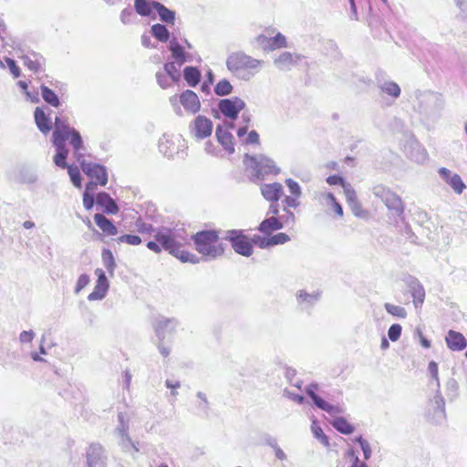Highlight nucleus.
<instances>
[{
    "instance_id": "e433bc0d",
    "label": "nucleus",
    "mask_w": 467,
    "mask_h": 467,
    "mask_svg": "<svg viewBox=\"0 0 467 467\" xmlns=\"http://www.w3.org/2000/svg\"><path fill=\"white\" fill-rule=\"evenodd\" d=\"M134 9L136 13L141 16H149L153 9L152 1L149 0H135Z\"/></svg>"
},
{
    "instance_id": "3c124183",
    "label": "nucleus",
    "mask_w": 467,
    "mask_h": 467,
    "mask_svg": "<svg viewBox=\"0 0 467 467\" xmlns=\"http://www.w3.org/2000/svg\"><path fill=\"white\" fill-rule=\"evenodd\" d=\"M118 243H125L130 245H138L141 243V238L135 234H123L118 238Z\"/></svg>"
},
{
    "instance_id": "4d7b16f0",
    "label": "nucleus",
    "mask_w": 467,
    "mask_h": 467,
    "mask_svg": "<svg viewBox=\"0 0 467 467\" xmlns=\"http://www.w3.org/2000/svg\"><path fill=\"white\" fill-rule=\"evenodd\" d=\"M255 42L258 46H260L263 49L266 50H272V43H271V37H268L265 35H259L255 38Z\"/></svg>"
},
{
    "instance_id": "412c9836",
    "label": "nucleus",
    "mask_w": 467,
    "mask_h": 467,
    "mask_svg": "<svg viewBox=\"0 0 467 467\" xmlns=\"http://www.w3.org/2000/svg\"><path fill=\"white\" fill-rule=\"evenodd\" d=\"M180 103L183 107V109L191 113L196 114L201 109V102L197 94L190 89L183 91L180 97Z\"/></svg>"
},
{
    "instance_id": "338daca9",
    "label": "nucleus",
    "mask_w": 467,
    "mask_h": 467,
    "mask_svg": "<svg viewBox=\"0 0 467 467\" xmlns=\"http://www.w3.org/2000/svg\"><path fill=\"white\" fill-rule=\"evenodd\" d=\"M35 337V333L33 330H25V331H22L19 335V341L22 343V344H25V343H29L33 340Z\"/></svg>"
},
{
    "instance_id": "603ef678",
    "label": "nucleus",
    "mask_w": 467,
    "mask_h": 467,
    "mask_svg": "<svg viewBox=\"0 0 467 467\" xmlns=\"http://www.w3.org/2000/svg\"><path fill=\"white\" fill-rule=\"evenodd\" d=\"M272 50L281 47H286V39L284 35L277 33L275 36L271 37Z\"/></svg>"
},
{
    "instance_id": "052dcab7",
    "label": "nucleus",
    "mask_w": 467,
    "mask_h": 467,
    "mask_svg": "<svg viewBox=\"0 0 467 467\" xmlns=\"http://www.w3.org/2000/svg\"><path fill=\"white\" fill-rule=\"evenodd\" d=\"M5 62L7 64V67H9V70L11 74L14 76V78H18L21 75V70L19 67L16 65V62L9 57H5Z\"/></svg>"
},
{
    "instance_id": "c03bdc74",
    "label": "nucleus",
    "mask_w": 467,
    "mask_h": 467,
    "mask_svg": "<svg viewBox=\"0 0 467 467\" xmlns=\"http://www.w3.org/2000/svg\"><path fill=\"white\" fill-rule=\"evenodd\" d=\"M384 308L389 315L400 318L407 317V311L403 306H396L390 303H385Z\"/></svg>"
},
{
    "instance_id": "4c0bfd02",
    "label": "nucleus",
    "mask_w": 467,
    "mask_h": 467,
    "mask_svg": "<svg viewBox=\"0 0 467 467\" xmlns=\"http://www.w3.org/2000/svg\"><path fill=\"white\" fill-rule=\"evenodd\" d=\"M214 93L219 97H225L230 95L233 90L234 87L230 83V81L226 78L221 79L215 86H214Z\"/></svg>"
},
{
    "instance_id": "13d9d810",
    "label": "nucleus",
    "mask_w": 467,
    "mask_h": 467,
    "mask_svg": "<svg viewBox=\"0 0 467 467\" xmlns=\"http://www.w3.org/2000/svg\"><path fill=\"white\" fill-rule=\"evenodd\" d=\"M285 183L292 195H294L295 197H299L301 195V188L296 181L292 179H287L285 181Z\"/></svg>"
},
{
    "instance_id": "f8f14e48",
    "label": "nucleus",
    "mask_w": 467,
    "mask_h": 467,
    "mask_svg": "<svg viewBox=\"0 0 467 467\" xmlns=\"http://www.w3.org/2000/svg\"><path fill=\"white\" fill-rule=\"evenodd\" d=\"M213 121L203 115H198L189 125V130L196 140H204L213 132Z\"/></svg>"
},
{
    "instance_id": "8fccbe9b",
    "label": "nucleus",
    "mask_w": 467,
    "mask_h": 467,
    "mask_svg": "<svg viewBox=\"0 0 467 467\" xmlns=\"http://www.w3.org/2000/svg\"><path fill=\"white\" fill-rule=\"evenodd\" d=\"M290 240V237L285 233H278L269 237V245L274 246L276 244H285Z\"/></svg>"
},
{
    "instance_id": "79ce46f5",
    "label": "nucleus",
    "mask_w": 467,
    "mask_h": 467,
    "mask_svg": "<svg viewBox=\"0 0 467 467\" xmlns=\"http://www.w3.org/2000/svg\"><path fill=\"white\" fill-rule=\"evenodd\" d=\"M318 409L327 412L331 416H335L337 414H341L344 412V410L340 406L332 405L323 399L316 405Z\"/></svg>"
},
{
    "instance_id": "a19ab883",
    "label": "nucleus",
    "mask_w": 467,
    "mask_h": 467,
    "mask_svg": "<svg viewBox=\"0 0 467 467\" xmlns=\"http://www.w3.org/2000/svg\"><path fill=\"white\" fill-rule=\"evenodd\" d=\"M181 67H178L177 63L175 61L172 62H167L164 64L163 68L164 71L167 73L168 76H170L171 80L172 82H178L181 78V73L179 71Z\"/></svg>"
},
{
    "instance_id": "aec40b11",
    "label": "nucleus",
    "mask_w": 467,
    "mask_h": 467,
    "mask_svg": "<svg viewBox=\"0 0 467 467\" xmlns=\"http://www.w3.org/2000/svg\"><path fill=\"white\" fill-rule=\"evenodd\" d=\"M301 59V55L285 51L274 59V65L281 71H289L293 67L296 66Z\"/></svg>"
},
{
    "instance_id": "1a4fd4ad",
    "label": "nucleus",
    "mask_w": 467,
    "mask_h": 467,
    "mask_svg": "<svg viewBox=\"0 0 467 467\" xmlns=\"http://www.w3.org/2000/svg\"><path fill=\"white\" fill-rule=\"evenodd\" d=\"M185 141L181 136H169L164 134L159 140V150L168 158H174L176 155L184 158Z\"/></svg>"
},
{
    "instance_id": "423d86ee",
    "label": "nucleus",
    "mask_w": 467,
    "mask_h": 467,
    "mask_svg": "<svg viewBox=\"0 0 467 467\" xmlns=\"http://www.w3.org/2000/svg\"><path fill=\"white\" fill-rule=\"evenodd\" d=\"M223 239L231 244L233 250L243 256L249 257L254 253L251 240L244 234V230H226L222 232Z\"/></svg>"
},
{
    "instance_id": "473e14b6",
    "label": "nucleus",
    "mask_w": 467,
    "mask_h": 467,
    "mask_svg": "<svg viewBox=\"0 0 467 467\" xmlns=\"http://www.w3.org/2000/svg\"><path fill=\"white\" fill-rule=\"evenodd\" d=\"M378 87L383 93H386L394 99L399 98L400 95V88L393 81L381 82L378 80Z\"/></svg>"
},
{
    "instance_id": "6e6d98bb",
    "label": "nucleus",
    "mask_w": 467,
    "mask_h": 467,
    "mask_svg": "<svg viewBox=\"0 0 467 467\" xmlns=\"http://www.w3.org/2000/svg\"><path fill=\"white\" fill-rule=\"evenodd\" d=\"M401 330H402V327L400 325H399V324L391 325L388 330L389 338L393 342L397 341L401 335Z\"/></svg>"
},
{
    "instance_id": "6e6552de",
    "label": "nucleus",
    "mask_w": 467,
    "mask_h": 467,
    "mask_svg": "<svg viewBox=\"0 0 467 467\" xmlns=\"http://www.w3.org/2000/svg\"><path fill=\"white\" fill-rule=\"evenodd\" d=\"M130 419L131 416L129 412H119L118 423L114 430V433L119 439V445L121 447L123 451L130 452L133 451L134 452H138L139 448L136 443L131 441L129 435Z\"/></svg>"
},
{
    "instance_id": "5fc2aeb1",
    "label": "nucleus",
    "mask_w": 467,
    "mask_h": 467,
    "mask_svg": "<svg viewBox=\"0 0 467 467\" xmlns=\"http://www.w3.org/2000/svg\"><path fill=\"white\" fill-rule=\"evenodd\" d=\"M356 441L358 442L360 445V448L363 451L364 459L368 460L371 456V448L368 441L362 438V436H359L356 438Z\"/></svg>"
},
{
    "instance_id": "2f4dec72",
    "label": "nucleus",
    "mask_w": 467,
    "mask_h": 467,
    "mask_svg": "<svg viewBox=\"0 0 467 467\" xmlns=\"http://www.w3.org/2000/svg\"><path fill=\"white\" fill-rule=\"evenodd\" d=\"M183 77L190 87H196L201 80V72L195 67H186L183 69Z\"/></svg>"
},
{
    "instance_id": "c9c22d12",
    "label": "nucleus",
    "mask_w": 467,
    "mask_h": 467,
    "mask_svg": "<svg viewBox=\"0 0 467 467\" xmlns=\"http://www.w3.org/2000/svg\"><path fill=\"white\" fill-rule=\"evenodd\" d=\"M331 424L338 432L342 434L348 435L354 431V427L343 417H336Z\"/></svg>"
},
{
    "instance_id": "f03ea898",
    "label": "nucleus",
    "mask_w": 467,
    "mask_h": 467,
    "mask_svg": "<svg viewBox=\"0 0 467 467\" xmlns=\"http://www.w3.org/2000/svg\"><path fill=\"white\" fill-rule=\"evenodd\" d=\"M154 239L161 244V249L169 252L182 263L195 265L201 261L196 254L182 249L188 243V234L183 226L158 227Z\"/></svg>"
},
{
    "instance_id": "9b49d317",
    "label": "nucleus",
    "mask_w": 467,
    "mask_h": 467,
    "mask_svg": "<svg viewBox=\"0 0 467 467\" xmlns=\"http://www.w3.org/2000/svg\"><path fill=\"white\" fill-rule=\"evenodd\" d=\"M246 103L239 97L223 99L218 102V109L227 119L234 120L245 108Z\"/></svg>"
},
{
    "instance_id": "9d476101",
    "label": "nucleus",
    "mask_w": 467,
    "mask_h": 467,
    "mask_svg": "<svg viewBox=\"0 0 467 467\" xmlns=\"http://www.w3.org/2000/svg\"><path fill=\"white\" fill-rule=\"evenodd\" d=\"M428 371L431 378L435 381L437 387V392L431 401V407L434 410V415L437 418V421H441L445 419V402L444 399L440 392V379L438 373V364L435 361H431L428 365Z\"/></svg>"
},
{
    "instance_id": "bf43d9fd",
    "label": "nucleus",
    "mask_w": 467,
    "mask_h": 467,
    "mask_svg": "<svg viewBox=\"0 0 467 467\" xmlns=\"http://www.w3.org/2000/svg\"><path fill=\"white\" fill-rule=\"evenodd\" d=\"M89 281L90 279L88 275H80L75 287V293L78 294L83 288H85L88 285Z\"/></svg>"
},
{
    "instance_id": "cd10ccee",
    "label": "nucleus",
    "mask_w": 467,
    "mask_h": 467,
    "mask_svg": "<svg viewBox=\"0 0 467 467\" xmlns=\"http://www.w3.org/2000/svg\"><path fill=\"white\" fill-rule=\"evenodd\" d=\"M94 221L104 234L108 235H116L118 234V228L103 214L96 213L94 215Z\"/></svg>"
},
{
    "instance_id": "ddd939ff",
    "label": "nucleus",
    "mask_w": 467,
    "mask_h": 467,
    "mask_svg": "<svg viewBox=\"0 0 467 467\" xmlns=\"http://www.w3.org/2000/svg\"><path fill=\"white\" fill-rule=\"evenodd\" d=\"M420 109L421 113L429 114L439 111L443 106L441 96L438 93L426 91L419 97Z\"/></svg>"
},
{
    "instance_id": "dca6fc26",
    "label": "nucleus",
    "mask_w": 467,
    "mask_h": 467,
    "mask_svg": "<svg viewBox=\"0 0 467 467\" xmlns=\"http://www.w3.org/2000/svg\"><path fill=\"white\" fill-rule=\"evenodd\" d=\"M403 282L408 286L411 296L413 297V304L416 308L420 307L425 299V290L420 282L412 275H407L403 278Z\"/></svg>"
},
{
    "instance_id": "0e129e2a",
    "label": "nucleus",
    "mask_w": 467,
    "mask_h": 467,
    "mask_svg": "<svg viewBox=\"0 0 467 467\" xmlns=\"http://www.w3.org/2000/svg\"><path fill=\"white\" fill-rule=\"evenodd\" d=\"M133 18V11L130 8H125L120 13V21L125 24H130Z\"/></svg>"
},
{
    "instance_id": "6ab92c4d",
    "label": "nucleus",
    "mask_w": 467,
    "mask_h": 467,
    "mask_svg": "<svg viewBox=\"0 0 467 467\" xmlns=\"http://www.w3.org/2000/svg\"><path fill=\"white\" fill-rule=\"evenodd\" d=\"M234 128V124L232 122L226 128L222 125H217L215 130V136L217 138L218 142L229 154L234 152V136L229 131V129Z\"/></svg>"
},
{
    "instance_id": "4be33fe9",
    "label": "nucleus",
    "mask_w": 467,
    "mask_h": 467,
    "mask_svg": "<svg viewBox=\"0 0 467 467\" xmlns=\"http://www.w3.org/2000/svg\"><path fill=\"white\" fill-rule=\"evenodd\" d=\"M445 341L447 347L453 351H461L467 347V340L464 336L454 330H449Z\"/></svg>"
},
{
    "instance_id": "a878e982",
    "label": "nucleus",
    "mask_w": 467,
    "mask_h": 467,
    "mask_svg": "<svg viewBox=\"0 0 467 467\" xmlns=\"http://www.w3.org/2000/svg\"><path fill=\"white\" fill-rule=\"evenodd\" d=\"M35 122L37 129L44 134H47L52 130L50 118L45 113L42 108H36L34 112Z\"/></svg>"
},
{
    "instance_id": "de8ad7c7",
    "label": "nucleus",
    "mask_w": 467,
    "mask_h": 467,
    "mask_svg": "<svg viewBox=\"0 0 467 467\" xmlns=\"http://www.w3.org/2000/svg\"><path fill=\"white\" fill-rule=\"evenodd\" d=\"M318 389L317 383H311L307 385L305 389L306 393L310 397L315 405H317L322 398H320L316 391Z\"/></svg>"
},
{
    "instance_id": "4468645a",
    "label": "nucleus",
    "mask_w": 467,
    "mask_h": 467,
    "mask_svg": "<svg viewBox=\"0 0 467 467\" xmlns=\"http://www.w3.org/2000/svg\"><path fill=\"white\" fill-rule=\"evenodd\" d=\"M88 467H106L107 455L99 443H92L86 452Z\"/></svg>"
},
{
    "instance_id": "2eb2a0df",
    "label": "nucleus",
    "mask_w": 467,
    "mask_h": 467,
    "mask_svg": "<svg viewBox=\"0 0 467 467\" xmlns=\"http://www.w3.org/2000/svg\"><path fill=\"white\" fill-rule=\"evenodd\" d=\"M440 178L446 182L456 194H462L466 189V185L461 176L451 170L441 167L438 170Z\"/></svg>"
},
{
    "instance_id": "a18cd8bd",
    "label": "nucleus",
    "mask_w": 467,
    "mask_h": 467,
    "mask_svg": "<svg viewBox=\"0 0 467 467\" xmlns=\"http://www.w3.org/2000/svg\"><path fill=\"white\" fill-rule=\"evenodd\" d=\"M311 431L314 437L320 441V442L325 445H329V441L327 436L324 433L322 428L317 424V420H313L311 425Z\"/></svg>"
},
{
    "instance_id": "7c9ffc66",
    "label": "nucleus",
    "mask_w": 467,
    "mask_h": 467,
    "mask_svg": "<svg viewBox=\"0 0 467 467\" xmlns=\"http://www.w3.org/2000/svg\"><path fill=\"white\" fill-rule=\"evenodd\" d=\"M319 293H307L305 290H299L296 294V299L299 304L305 305V307L314 306L319 300Z\"/></svg>"
},
{
    "instance_id": "0eeeda50",
    "label": "nucleus",
    "mask_w": 467,
    "mask_h": 467,
    "mask_svg": "<svg viewBox=\"0 0 467 467\" xmlns=\"http://www.w3.org/2000/svg\"><path fill=\"white\" fill-rule=\"evenodd\" d=\"M244 163L247 169L253 170L256 179H263L265 175L277 174L280 171L275 161L264 155L254 157L246 153Z\"/></svg>"
},
{
    "instance_id": "c85d7f7f",
    "label": "nucleus",
    "mask_w": 467,
    "mask_h": 467,
    "mask_svg": "<svg viewBox=\"0 0 467 467\" xmlns=\"http://www.w3.org/2000/svg\"><path fill=\"white\" fill-rule=\"evenodd\" d=\"M152 7L158 13L160 19L167 24L173 25L175 22V12L167 8L160 2L152 1Z\"/></svg>"
},
{
    "instance_id": "39448f33",
    "label": "nucleus",
    "mask_w": 467,
    "mask_h": 467,
    "mask_svg": "<svg viewBox=\"0 0 467 467\" xmlns=\"http://www.w3.org/2000/svg\"><path fill=\"white\" fill-rule=\"evenodd\" d=\"M371 192L376 198L384 203L391 216L402 218L405 204L400 195L383 184L373 186Z\"/></svg>"
},
{
    "instance_id": "b1692460",
    "label": "nucleus",
    "mask_w": 467,
    "mask_h": 467,
    "mask_svg": "<svg viewBox=\"0 0 467 467\" xmlns=\"http://www.w3.org/2000/svg\"><path fill=\"white\" fill-rule=\"evenodd\" d=\"M169 50L171 53L173 61L177 63L178 67H182L184 63L187 62V53L184 51L183 47L175 37H172L170 40Z\"/></svg>"
},
{
    "instance_id": "69168bd1",
    "label": "nucleus",
    "mask_w": 467,
    "mask_h": 467,
    "mask_svg": "<svg viewBox=\"0 0 467 467\" xmlns=\"http://www.w3.org/2000/svg\"><path fill=\"white\" fill-rule=\"evenodd\" d=\"M284 212L285 214H282L277 217L278 219H281V221L283 222V225L285 223H295L296 218L294 213L290 212L285 207H284Z\"/></svg>"
},
{
    "instance_id": "20e7f679",
    "label": "nucleus",
    "mask_w": 467,
    "mask_h": 467,
    "mask_svg": "<svg viewBox=\"0 0 467 467\" xmlns=\"http://www.w3.org/2000/svg\"><path fill=\"white\" fill-rule=\"evenodd\" d=\"M223 231L202 230L192 236L196 251L205 260H214L224 254L226 244L219 242Z\"/></svg>"
},
{
    "instance_id": "bb28decb",
    "label": "nucleus",
    "mask_w": 467,
    "mask_h": 467,
    "mask_svg": "<svg viewBox=\"0 0 467 467\" xmlns=\"http://www.w3.org/2000/svg\"><path fill=\"white\" fill-rule=\"evenodd\" d=\"M282 228L283 222L275 216H270L265 219L258 226V230L266 235H270L274 231H277Z\"/></svg>"
},
{
    "instance_id": "09e8293b",
    "label": "nucleus",
    "mask_w": 467,
    "mask_h": 467,
    "mask_svg": "<svg viewBox=\"0 0 467 467\" xmlns=\"http://www.w3.org/2000/svg\"><path fill=\"white\" fill-rule=\"evenodd\" d=\"M343 189L348 205L358 202L356 192L349 183H343Z\"/></svg>"
},
{
    "instance_id": "37998d69",
    "label": "nucleus",
    "mask_w": 467,
    "mask_h": 467,
    "mask_svg": "<svg viewBox=\"0 0 467 467\" xmlns=\"http://www.w3.org/2000/svg\"><path fill=\"white\" fill-rule=\"evenodd\" d=\"M95 186L96 183L91 182L86 185V190L83 194V205L87 210H90L94 206V196L89 193V191H93Z\"/></svg>"
},
{
    "instance_id": "680f3d73",
    "label": "nucleus",
    "mask_w": 467,
    "mask_h": 467,
    "mask_svg": "<svg viewBox=\"0 0 467 467\" xmlns=\"http://www.w3.org/2000/svg\"><path fill=\"white\" fill-rule=\"evenodd\" d=\"M137 226H138V231L140 234H156L157 228H154L152 226V224H150V223L138 222Z\"/></svg>"
},
{
    "instance_id": "a211bd4d",
    "label": "nucleus",
    "mask_w": 467,
    "mask_h": 467,
    "mask_svg": "<svg viewBox=\"0 0 467 467\" xmlns=\"http://www.w3.org/2000/svg\"><path fill=\"white\" fill-rule=\"evenodd\" d=\"M95 275H97V284L93 289V291L88 295V299L89 301L101 300L106 296V294L109 290V284L108 278L105 275V272L97 268L95 270Z\"/></svg>"
},
{
    "instance_id": "864d4df0",
    "label": "nucleus",
    "mask_w": 467,
    "mask_h": 467,
    "mask_svg": "<svg viewBox=\"0 0 467 467\" xmlns=\"http://www.w3.org/2000/svg\"><path fill=\"white\" fill-rule=\"evenodd\" d=\"M156 79L157 83L161 88H167L171 86V80L170 76L167 75V73L164 72H157L156 73Z\"/></svg>"
},
{
    "instance_id": "f3484780",
    "label": "nucleus",
    "mask_w": 467,
    "mask_h": 467,
    "mask_svg": "<svg viewBox=\"0 0 467 467\" xmlns=\"http://www.w3.org/2000/svg\"><path fill=\"white\" fill-rule=\"evenodd\" d=\"M178 325L179 322L176 318L158 317L154 323V330L159 341H163L168 335L175 330Z\"/></svg>"
},
{
    "instance_id": "e2e57ef3",
    "label": "nucleus",
    "mask_w": 467,
    "mask_h": 467,
    "mask_svg": "<svg viewBox=\"0 0 467 467\" xmlns=\"http://www.w3.org/2000/svg\"><path fill=\"white\" fill-rule=\"evenodd\" d=\"M252 244H254L258 245L260 248L265 249L270 247L269 245V238L262 237L260 235H254L251 240Z\"/></svg>"
},
{
    "instance_id": "72a5a7b5",
    "label": "nucleus",
    "mask_w": 467,
    "mask_h": 467,
    "mask_svg": "<svg viewBox=\"0 0 467 467\" xmlns=\"http://www.w3.org/2000/svg\"><path fill=\"white\" fill-rule=\"evenodd\" d=\"M151 35L160 42L165 43L170 39V32L166 26L162 24H154L150 27Z\"/></svg>"
},
{
    "instance_id": "f704fd0d",
    "label": "nucleus",
    "mask_w": 467,
    "mask_h": 467,
    "mask_svg": "<svg viewBox=\"0 0 467 467\" xmlns=\"http://www.w3.org/2000/svg\"><path fill=\"white\" fill-rule=\"evenodd\" d=\"M41 88V95L43 99L49 104L52 107L57 108L60 106V100L57 97V95L48 87L42 85L40 87Z\"/></svg>"
},
{
    "instance_id": "393cba45",
    "label": "nucleus",
    "mask_w": 467,
    "mask_h": 467,
    "mask_svg": "<svg viewBox=\"0 0 467 467\" xmlns=\"http://www.w3.org/2000/svg\"><path fill=\"white\" fill-rule=\"evenodd\" d=\"M97 204L102 206L104 213L108 214H116L119 212V206L111 196L105 192H99L97 195Z\"/></svg>"
},
{
    "instance_id": "ea45409f",
    "label": "nucleus",
    "mask_w": 467,
    "mask_h": 467,
    "mask_svg": "<svg viewBox=\"0 0 467 467\" xmlns=\"http://www.w3.org/2000/svg\"><path fill=\"white\" fill-rule=\"evenodd\" d=\"M321 196L323 197V199L327 206L331 207L338 216H343L342 206L340 205L339 202H337V201L335 198L333 193L325 192V193H322Z\"/></svg>"
},
{
    "instance_id": "58836bf2",
    "label": "nucleus",
    "mask_w": 467,
    "mask_h": 467,
    "mask_svg": "<svg viewBox=\"0 0 467 467\" xmlns=\"http://www.w3.org/2000/svg\"><path fill=\"white\" fill-rule=\"evenodd\" d=\"M101 257L104 266L106 267L109 275H113L116 268V263L112 252L109 249H103Z\"/></svg>"
},
{
    "instance_id": "774afa93",
    "label": "nucleus",
    "mask_w": 467,
    "mask_h": 467,
    "mask_svg": "<svg viewBox=\"0 0 467 467\" xmlns=\"http://www.w3.org/2000/svg\"><path fill=\"white\" fill-rule=\"evenodd\" d=\"M348 206L350 207L354 215L357 217H363L366 214V212L362 209L359 202L351 203Z\"/></svg>"
},
{
    "instance_id": "c756f323",
    "label": "nucleus",
    "mask_w": 467,
    "mask_h": 467,
    "mask_svg": "<svg viewBox=\"0 0 467 467\" xmlns=\"http://www.w3.org/2000/svg\"><path fill=\"white\" fill-rule=\"evenodd\" d=\"M22 59L24 65L34 72H38L41 69L44 62L43 57L35 52H33L31 56H23Z\"/></svg>"
},
{
    "instance_id": "f257e3e1",
    "label": "nucleus",
    "mask_w": 467,
    "mask_h": 467,
    "mask_svg": "<svg viewBox=\"0 0 467 467\" xmlns=\"http://www.w3.org/2000/svg\"><path fill=\"white\" fill-rule=\"evenodd\" d=\"M67 140L69 141L73 148L74 158L79 162L83 172L91 179H95L101 186H105L108 182L106 167L98 163L88 162L84 160L83 150H85V146L79 131L70 126L67 118L57 116L52 134V142L56 148L53 161L61 169L67 167L66 160L69 153L66 146Z\"/></svg>"
},
{
    "instance_id": "5701e85b",
    "label": "nucleus",
    "mask_w": 467,
    "mask_h": 467,
    "mask_svg": "<svg viewBox=\"0 0 467 467\" xmlns=\"http://www.w3.org/2000/svg\"><path fill=\"white\" fill-rule=\"evenodd\" d=\"M261 193L269 202H278L283 194V186L279 182L264 184L261 187Z\"/></svg>"
},
{
    "instance_id": "49530a36",
    "label": "nucleus",
    "mask_w": 467,
    "mask_h": 467,
    "mask_svg": "<svg viewBox=\"0 0 467 467\" xmlns=\"http://www.w3.org/2000/svg\"><path fill=\"white\" fill-rule=\"evenodd\" d=\"M65 169H67L68 175L72 183L76 187H81V175L78 167L73 165H67Z\"/></svg>"
},
{
    "instance_id": "7ed1b4c3",
    "label": "nucleus",
    "mask_w": 467,
    "mask_h": 467,
    "mask_svg": "<svg viewBox=\"0 0 467 467\" xmlns=\"http://www.w3.org/2000/svg\"><path fill=\"white\" fill-rule=\"evenodd\" d=\"M264 61L252 57L244 52H234L226 59L227 69L238 79L244 81L251 80L260 72Z\"/></svg>"
}]
</instances>
